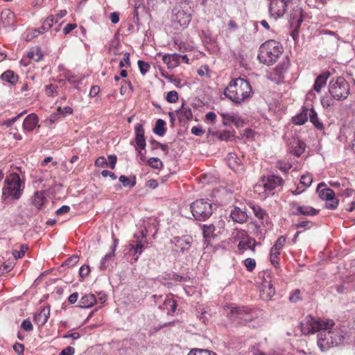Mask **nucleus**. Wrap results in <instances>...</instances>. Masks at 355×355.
<instances>
[{"label": "nucleus", "mask_w": 355, "mask_h": 355, "mask_svg": "<svg viewBox=\"0 0 355 355\" xmlns=\"http://www.w3.org/2000/svg\"><path fill=\"white\" fill-rule=\"evenodd\" d=\"M130 65V58L128 53H125L123 60L120 62L119 66L121 67H129Z\"/></svg>", "instance_id": "57"}, {"label": "nucleus", "mask_w": 355, "mask_h": 355, "mask_svg": "<svg viewBox=\"0 0 355 355\" xmlns=\"http://www.w3.org/2000/svg\"><path fill=\"white\" fill-rule=\"evenodd\" d=\"M119 181L123 184V187H130L132 188L136 184L135 178L133 181L131 182L130 180L125 175H121L119 177Z\"/></svg>", "instance_id": "42"}, {"label": "nucleus", "mask_w": 355, "mask_h": 355, "mask_svg": "<svg viewBox=\"0 0 355 355\" xmlns=\"http://www.w3.org/2000/svg\"><path fill=\"white\" fill-rule=\"evenodd\" d=\"M284 183L283 179L277 175H268L266 180H262L261 184L255 186L256 191H259L261 189H264L265 192L272 191L279 186H282Z\"/></svg>", "instance_id": "10"}, {"label": "nucleus", "mask_w": 355, "mask_h": 355, "mask_svg": "<svg viewBox=\"0 0 355 355\" xmlns=\"http://www.w3.org/2000/svg\"><path fill=\"white\" fill-rule=\"evenodd\" d=\"M44 203V191H35L32 198V204L37 208L41 209Z\"/></svg>", "instance_id": "23"}, {"label": "nucleus", "mask_w": 355, "mask_h": 355, "mask_svg": "<svg viewBox=\"0 0 355 355\" xmlns=\"http://www.w3.org/2000/svg\"><path fill=\"white\" fill-rule=\"evenodd\" d=\"M330 76L329 71H325L320 74L315 79L313 89L315 92H320L321 89L326 85V82Z\"/></svg>", "instance_id": "19"}, {"label": "nucleus", "mask_w": 355, "mask_h": 355, "mask_svg": "<svg viewBox=\"0 0 355 355\" xmlns=\"http://www.w3.org/2000/svg\"><path fill=\"white\" fill-rule=\"evenodd\" d=\"M79 261V257L77 255H73L69 257L63 263V266L67 267H72L75 266Z\"/></svg>", "instance_id": "43"}, {"label": "nucleus", "mask_w": 355, "mask_h": 355, "mask_svg": "<svg viewBox=\"0 0 355 355\" xmlns=\"http://www.w3.org/2000/svg\"><path fill=\"white\" fill-rule=\"evenodd\" d=\"M253 212L254 215L259 219H263L264 216L266 215L265 211L262 209L259 206H253L252 207Z\"/></svg>", "instance_id": "50"}, {"label": "nucleus", "mask_w": 355, "mask_h": 355, "mask_svg": "<svg viewBox=\"0 0 355 355\" xmlns=\"http://www.w3.org/2000/svg\"><path fill=\"white\" fill-rule=\"evenodd\" d=\"M275 294V290L273 285L268 283L262 286L260 296L263 300H270Z\"/></svg>", "instance_id": "20"}, {"label": "nucleus", "mask_w": 355, "mask_h": 355, "mask_svg": "<svg viewBox=\"0 0 355 355\" xmlns=\"http://www.w3.org/2000/svg\"><path fill=\"white\" fill-rule=\"evenodd\" d=\"M148 164L155 169H159L162 166V161L157 157H151L148 161Z\"/></svg>", "instance_id": "41"}, {"label": "nucleus", "mask_w": 355, "mask_h": 355, "mask_svg": "<svg viewBox=\"0 0 355 355\" xmlns=\"http://www.w3.org/2000/svg\"><path fill=\"white\" fill-rule=\"evenodd\" d=\"M226 160L229 167L232 170L237 171L242 168L241 160L235 153H229L226 157Z\"/></svg>", "instance_id": "17"}, {"label": "nucleus", "mask_w": 355, "mask_h": 355, "mask_svg": "<svg viewBox=\"0 0 355 355\" xmlns=\"http://www.w3.org/2000/svg\"><path fill=\"white\" fill-rule=\"evenodd\" d=\"M162 60L168 69H173L180 63V55L177 53L166 54L163 55Z\"/></svg>", "instance_id": "16"}, {"label": "nucleus", "mask_w": 355, "mask_h": 355, "mask_svg": "<svg viewBox=\"0 0 355 355\" xmlns=\"http://www.w3.org/2000/svg\"><path fill=\"white\" fill-rule=\"evenodd\" d=\"M335 323L332 320L322 321L316 320L311 315H307L301 322V331L303 334L309 335L319 331L318 346L322 352L330 347L337 346L343 339L340 329L334 328Z\"/></svg>", "instance_id": "1"}, {"label": "nucleus", "mask_w": 355, "mask_h": 355, "mask_svg": "<svg viewBox=\"0 0 355 355\" xmlns=\"http://www.w3.org/2000/svg\"><path fill=\"white\" fill-rule=\"evenodd\" d=\"M128 88H130V89H132L131 83L130 82L128 83L126 81H124L123 84L121 85V87L120 88V93H121V95L125 94L127 92Z\"/></svg>", "instance_id": "62"}, {"label": "nucleus", "mask_w": 355, "mask_h": 355, "mask_svg": "<svg viewBox=\"0 0 355 355\" xmlns=\"http://www.w3.org/2000/svg\"><path fill=\"white\" fill-rule=\"evenodd\" d=\"M136 238L135 241H132L131 243H130V251L134 250L135 254H141L142 253V250L144 248V243L142 240L146 237V234L141 231L140 232V236L135 235Z\"/></svg>", "instance_id": "15"}, {"label": "nucleus", "mask_w": 355, "mask_h": 355, "mask_svg": "<svg viewBox=\"0 0 355 355\" xmlns=\"http://www.w3.org/2000/svg\"><path fill=\"white\" fill-rule=\"evenodd\" d=\"M135 142L137 147L143 150L146 147V140L144 137V130L143 128V125L141 123H137L135 125Z\"/></svg>", "instance_id": "14"}, {"label": "nucleus", "mask_w": 355, "mask_h": 355, "mask_svg": "<svg viewBox=\"0 0 355 355\" xmlns=\"http://www.w3.org/2000/svg\"><path fill=\"white\" fill-rule=\"evenodd\" d=\"M166 99L168 103H176L177 101L178 100V92L176 91H170L169 92L167 93Z\"/></svg>", "instance_id": "45"}, {"label": "nucleus", "mask_w": 355, "mask_h": 355, "mask_svg": "<svg viewBox=\"0 0 355 355\" xmlns=\"http://www.w3.org/2000/svg\"><path fill=\"white\" fill-rule=\"evenodd\" d=\"M215 231V227L213 225H204L202 227L203 236L205 239V242H208V239L213 236Z\"/></svg>", "instance_id": "33"}, {"label": "nucleus", "mask_w": 355, "mask_h": 355, "mask_svg": "<svg viewBox=\"0 0 355 355\" xmlns=\"http://www.w3.org/2000/svg\"><path fill=\"white\" fill-rule=\"evenodd\" d=\"M24 185L17 173H12L8 176L4 182L2 189L3 196L6 198H10L12 200H18L23 192Z\"/></svg>", "instance_id": "5"}, {"label": "nucleus", "mask_w": 355, "mask_h": 355, "mask_svg": "<svg viewBox=\"0 0 355 355\" xmlns=\"http://www.w3.org/2000/svg\"><path fill=\"white\" fill-rule=\"evenodd\" d=\"M13 349L18 355H23L24 346L21 343H16L13 345Z\"/></svg>", "instance_id": "55"}, {"label": "nucleus", "mask_w": 355, "mask_h": 355, "mask_svg": "<svg viewBox=\"0 0 355 355\" xmlns=\"http://www.w3.org/2000/svg\"><path fill=\"white\" fill-rule=\"evenodd\" d=\"M252 94L250 83L241 78L232 79L223 92L225 96L236 105L246 102L252 97Z\"/></svg>", "instance_id": "2"}, {"label": "nucleus", "mask_w": 355, "mask_h": 355, "mask_svg": "<svg viewBox=\"0 0 355 355\" xmlns=\"http://www.w3.org/2000/svg\"><path fill=\"white\" fill-rule=\"evenodd\" d=\"M95 166L97 167H107V159L103 156L99 157L95 161Z\"/></svg>", "instance_id": "52"}, {"label": "nucleus", "mask_w": 355, "mask_h": 355, "mask_svg": "<svg viewBox=\"0 0 355 355\" xmlns=\"http://www.w3.org/2000/svg\"><path fill=\"white\" fill-rule=\"evenodd\" d=\"M192 241L193 239L191 236L189 235H184L181 237H174L173 239H171V243L174 244L177 249L180 250V252L184 253L190 249Z\"/></svg>", "instance_id": "12"}, {"label": "nucleus", "mask_w": 355, "mask_h": 355, "mask_svg": "<svg viewBox=\"0 0 355 355\" xmlns=\"http://www.w3.org/2000/svg\"><path fill=\"white\" fill-rule=\"evenodd\" d=\"M55 93H57V86H46V94L53 96Z\"/></svg>", "instance_id": "64"}, {"label": "nucleus", "mask_w": 355, "mask_h": 355, "mask_svg": "<svg viewBox=\"0 0 355 355\" xmlns=\"http://www.w3.org/2000/svg\"><path fill=\"white\" fill-rule=\"evenodd\" d=\"M163 309H169L174 313L177 308L176 302L170 296H167L163 304Z\"/></svg>", "instance_id": "32"}, {"label": "nucleus", "mask_w": 355, "mask_h": 355, "mask_svg": "<svg viewBox=\"0 0 355 355\" xmlns=\"http://www.w3.org/2000/svg\"><path fill=\"white\" fill-rule=\"evenodd\" d=\"M306 145L303 141H297L292 146V153L297 157L300 156L305 150Z\"/></svg>", "instance_id": "30"}, {"label": "nucleus", "mask_w": 355, "mask_h": 355, "mask_svg": "<svg viewBox=\"0 0 355 355\" xmlns=\"http://www.w3.org/2000/svg\"><path fill=\"white\" fill-rule=\"evenodd\" d=\"M334 100L335 99H334L332 96L331 98L328 96L322 97L321 98V103L322 107L324 108H328L331 106H333L334 104Z\"/></svg>", "instance_id": "47"}, {"label": "nucleus", "mask_w": 355, "mask_h": 355, "mask_svg": "<svg viewBox=\"0 0 355 355\" xmlns=\"http://www.w3.org/2000/svg\"><path fill=\"white\" fill-rule=\"evenodd\" d=\"M313 182V178L310 173H306L303 175H302L300 178V184H302L304 186V188L306 189L307 187H309Z\"/></svg>", "instance_id": "38"}, {"label": "nucleus", "mask_w": 355, "mask_h": 355, "mask_svg": "<svg viewBox=\"0 0 355 355\" xmlns=\"http://www.w3.org/2000/svg\"><path fill=\"white\" fill-rule=\"evenodd\" d=\"M293 207L295 211L293 214L295 216L303 215V216H315L318 214V210L311 206L299 205L296 202L293 203Z\"/></svg>", "instance_id": "13"}, {"label": "nucleus", "mask_w": 355, "mask_h": 355, "mask_svg": "<svg viewBox=\"0 0 355 355\" xmlns=\"http://www.w3.org/2000/svg\"><path fill=\"white\" fill-rule=\"evenodd\" d=\"M187 355H216V354L208 349L196 348L191 349Z\"/></svg>", "instance_id": "39"}, {"label": "nucleus", "mask_w": 355, "mask_h": 355, "mask_svg": "<svg viewBox=\"0 0 355 355\" xmlns=\"http://www.w3.org/2000/svg\"><path fill=\"white\" fill-rule=\"evenodd\" d=\"M96 303V297L93 294H87L83 296L78 302L80 308H89Z\"/></svg>", "instance_id": "22"}, {"label": "nucleus", "mask_w": 355, "mask_h": 355, "mask_svg": "<svg viewBox=\"0 0 355 355\" xmlns=\"http://www.w3.org/2000/svg\"><path fill=\"white\" fill-rule=\"evenodd\" d=\"M278 166L282 171L287 173L291 168V164L288 163H283L282 162H279Z\"/></svg>", "instance_id": "60"}, {"label": "nucleus", "mask_w": 355, "mask_h": 355, "mask_svg": "<svg viewBox=\"0 0 355 355\" xmlns=\"http://www.w3.org/2000/svg\"><path fill=\"white\" fill-rule=\"evenodd\" d=\"M270 15L275 19L283 17L286 10L288 0H270Z\"/></svg>", "instance_id": "11"}, {"label": "nucleus", "mask_w": 355, "mask_h": 355, "mask_svg": "<svg viewBox=\"0 0 355 355\" xmlns=\"http://www.w3.org/2000/svg\"><path fill=\"white\" fill-rule=\"evenodd\" d=\"M44 307H41L39 313H35L34 315V322L38 326H43L44 324Z\"/></svg>", "instance_id": "37"}, {"label": "nucleus", "mask_w": 355, "mask_h": 355, "mask_svg": "<svg viewBox=\"0 0 355 355\" xmlns=\"http://www.w3.org/2000/svg\"><path fill=\"white\" fill-rule=\"evenodd\" d=\"M38 122V117L35 114L27 116L24 120L23 128L28 130H33Z\"/></svg>", "instance_id": "21"}, {"label": "nucleus", "mask_w": 355, "mask_h": 355, "mask_svg": "<svg viewBox=\"0 0 355 355\" xmlns=\"http://www.w3.org/2000/svg\"><path fill=\"white\" fill-rule=\"evenodd\" d=\"M1 78L4 81L10 83L11 85H15L18 80V76L16 75L12 71L8 70L1 74Z\"/></svg>", "instance_id": "29"}, {"label": "nucleus", "mask_w": 355, "mask_h": 355, "mask_svg": "<svg viewBox=\"0 0 355 355\" xmlns=\"http://www.w3.org/2000/svg\"><path fill=\"white\" fill-rule=\"evenodd\" d=\"M137 64L141 74L144 75L148 71L150 64L148 62L142 60H138Z\"/></svg>", "instance_id": "46"}, {"label": "nucleus", "mask_w": 355, "mask_h": 355, "mask_svg": "<svg viewBox=\"0 0 355 355\" xmlns=\"http://www.w3.org/2000/svg\"><path fill=\"white\" fill-rule=\"evenodd\" d=\"M28 247L27 245H20V250H13L12 251V254L14 256L15 258L16 259H19V258H21L24 256L26 252L28 250Z\"/></svg>", "instance_id": "40"}, {"label": "nucleus", "mask_w": 355, "mask_h": 355, "mask_svg": "<svg viewBox=\"0 0 355 355\" xmlns=\"http://www.w3.org/2000/svg\"><path fill=\"white\" fill-rule=\"evenodd\" d=\"M286 243V238L283 236H279L273 246L271 248L272 252H279L280 253L282 249L283 248L284 244Z\"/></svg>", "instance_id": "35"}, {"label": "nucleus", "mask_w": 355, "mask_h": 355, "mask_svg": "<svg viewBox=\"0 0 355 355\" xmlns=\"http://www.w3.org/2000/svg\"><path fill=\"white\" fill-rule=\"evenodd\" d=\"M107 158H108V160H107V167H110V168L114 169L115 168L116 160H117L116 156L114 155H109Z\"/></svg>", "instance_id": "51"}, {"label": "nucleus", "mask_w": 355, "mask_h": 355, "mask_svg": "<svg viewBox=\"0 0 355 355\" xmlns=\"http://www.w3.org/2000/svg\"><path fill=\"white\" fill-rule=\"evenodd\" d=\"M282 52L281 44L276 40H268L259 47L258 58L261 62L267 65L273 64Z\"/></svg>", "instance_id": "4"}, {"label": "nucleus", "mask_w": 355, "mask_h": 355, "mask_svg": "<svg viewBox=\"0 0 355 355\" xmlns=\"http://www.w3.org/2000/svg\"><path fill=\"white\" fill-rule=\"evenodd\" d=\"M21 327L26 331H31L33 330V324L28 319L23 320Z\"/></svg>", "instance_id": "53"}, {"label": "nucleus", "mask_w": 355, "mask_h": 355, "mask_svg": "<svg viewBox=\"0 0 355 355\" xmlns=\"http://www.w3.org/2000/svg\"><path fill=\"white\" fill-rule=\"evenodd\" d=\"M75 353V349L72 347L68 346L63 349L59 355H73Z\"/></svg>", "instance_id": "59"}, {"label": "nucleus", "mask_w": 355, "mask_h": 355, "mask_svg": "<svg viewBox=\"0 0 355 355\" xmlns=\"http://www.w3.org/2000/svg\"><path fill=\"white\" fill-rule=\"evenodd\" d=\"M76 27L77 25L76 24H67L63 28V33L67 35Z\"/></svg>", "instance_id": "63"}, {"label": "nucleus", "mask_w": 355, "mask_h": 355, "mask_svg": "<svg viewBox=\"0 0 355 355\" xmlns=\"http://www.w3.org/2000/svg\"><path fill=\"white\" fill-rule=\"evenodd\" d=\"M301 299V292L299 289H296L292 292L289 297V300L293 303H295Z\"/></svg>", "instance_id": "49"}, {"label": "nucleus", "mask_w": 355, "mask_h": 355, "mask_svg": "<svg viewBox=\"0 0 355 355\" xmlns=\"http://www.w3.org/2000/svg\"><path fill=\"white\" fill-rule=\"evenodd\" d=\"M230 216L234 222L243 223L247 221L248 215L245 211L238 207H234L231 210Z\"/></svg>", "instance_id": "18"}, {"label": "nucleus", "mask_w": 355, "mask_h": 355, "mask_svg": "<svg viewBox=\"0 0 355 355\" xmlns=\"http://www.w3.org/2000/svg\"><path fill=\"white\" fill-rule=\"evenodd\" d=\"M225 310L228 319L238 324L246 325L258 317L253 309L246 306H230Z\"/></svg>", "instance_id": "3"}, {"label": "nucleus", "mask_w": 355, "mask_h": 355, "mask_svg": "<svg viewBox=\"0 0 355 355\" xmlns=\"http://www.w3.org/2000/svg\"><path fill=\"white\" fill-rule=\"evenodd\" d=\"M28 58L34 60L35 62H39L43 57V53L41 49L38 46L32 47L27 53Z\"/></svg>", "instance_id": "26"}, {"label": "nucleus", "mask_w": 355, "mask_h": 355, "mask_svg": "<svg viewBox=\"0 0 355 355\" xmlns=\"http://www.w3.org/2000/svg\"><path fill=\"white\" fill-rule=\"evenodd\" d=\"M177 114L180 121L190 120L193 117L191 110L189 107H184V103H182L181 109L177 110Z\"/></svg>", "instance_id": "25"}, {"label": "nucleus", "mask_w": 355, "mask_h": 355, "mask_svg": "<svg viewBox=\"0 0 355 355\" xmlns=\"http://www.w3.org/2000/svg\"><path fill=\"white\" fill-rule=\"evenodd\" d=\"M256 243L254 240L248 239L246 241H241L238 245V248L239 250H247L250 249L252 251L254 250V245Z\"/></svg>", "instance_id": "36"}, {"label": "nucleus", "mask_w": 355, "mask_h": 355, "mask_svg": "<svg viewBox=\"0 0 355 355\" xmlns=\"http://www.w3.org/2000/svg\"><path fill=\"white\" fill-rule=\"evenodd\" d=\"M115 248L116 246L114 245L112 247V252L105 254L104 257L101 259L100 264L101 270H103L107 269L108 266L111 264V263L113 261Z\"/></svg>", "instance_id": "24"}, {"label": "nucleus", "mask_w": 355, "mask_h": 355, "mask_svg": "<svg viewBox=\"0 0 355 355\" xmlns=\"http://www.w3.org/2000/svg\"><path fill=\"white\" fill-rule=\"evenodd\" d=\"M191 132L193 135L196 136H201L204 134L205 131L200 126H193Z\"/></svg>", "instance_id": "61"}, {"label": "nucleus", "mask_w": 355, "mask_h": 355, "mask_svg": "<svg viewBox=\"0 0 355 355\" xmlns=\"http://www.w3.org/2000/svg\"><path fill=\"white\" fill-rule=\"evenodd\" d=\"M191 8L185 3L175 6L172 10L171 19L173 22L178 23L180 26L185 28L191 21Z\"/></svg>", "instance_id": "8"}, {"label": "nucleus", "mask_w": 355, "mask_h": 355, "mask_svg": "<svg viewBox=\"0 0 355 355\" xmlns=\"http://www.w3.org/2000/svg\"><path fill=\"white\" fill-rule=\"evenodd\" d=\"M311 222L309 220H303L295 225L297 229L304 228L309 229L311 227Z\"/></svg>", "instance_id": "54"}, {"label": "nucleus", "mask_w": 355, "mask_h": 355, "mask_svg": "<svg viewBox=\"0 0 355 355\" xmlns=\"http://www.w3.org/2000/svg\"><path fill=\"white\" fill-rule=\"evenodd\" d=\"M193 217L198 220H205L213 213L212 204L204 199L197 200L191 205Z\"/></svg>", "instance_id": "7"}, {"label": "nucleus", "mask_w": 355, "mask_h": 355, "mask_svg": "<svg viewBox=\"0 0 355 355\" xmlns=\"http://www.w3.org/2000/svg\"><path fill=\"white\" fill-rule=\"evenodd\" d=\"M280 253L279 252H272L270 250V262L275 267L279 268V255Z\"/></svg>", "instance_id": "44"}, {"label": "nucleus", "mask_w": 355, "mask_h": 355, "mask_svg": "<svg viewBox=\"0 0 355 355\" xmlns=\"http://www.w3.org/2000/svg\"><path fill=\"white\" fill-rule=\"evenodd\" d=\"M90 272V268L89 266H83L80 267L79 270L80 276L82 277H87Z\"/></svg>", "instance_id": "56"}, {"label": "nucleus", "mask_w": 355, "mask_h": 355, "mask_svg": "<svg viewBox=\"0 0 355 355\" xmlns=\"http://www.w3.org/2000/svg\"><path fill=\"white\" fill-rule=\"evenodd\" d=\"M67 14L66 10H60L56 17L53 15H51L46 18V24L47 23L50 27L52 26V24L53 21H55V23L58 22V19H60L61 18L64 17Z\"/></svg>", "instance_id": "34"}, {"label": "nucleus", "mask_w": 355, "mask_h": 355, "mask_svg": "<svg viewBox=\"0 0 355 355\" xmlns=\"http://www.w3.org/2000/svg\"><path fill=\"white\" fill-rule=\"evenodd\" d=\"M166 122L162 119H158L156 121V124L155 128H153V132L155 134L159 136H163L166 132L165 128Z\"/></svg>", "instance_id": "31"}, {"label": "nucleus", "mask_w": 355, "mask_h": 355, "mask_svg": "<svg viewBox=\"0 0 355 355\" xmlns=\"http://www.w3.org/2000/svg\"><path fill=\"white\" fill-rule=\"evenodd\" d=\"M309 118L313 125L318 129L322 130L323 128L322 123L319 120L318 114L313 108L309 109Z\"/></svg>", "instance_id": "28"}, {"label": "nucleus", "mask_w": 355, "mask_h": 355, "mask_svg": "<svg viewBox=\"0 0 355 355\" xmlns=\"http://www.w3.org/2000/svg\"><path fill=\"white\" fill-rule=\"evenodd\" d=\"M252 355H278L277 354H275V353H268V354H265L262 352H261L257 347H252L250 349V352Z\"/></svg>", "instance_id": "58"}, {"label": "nucleus", "mask_w": 355, "mask_h": 355, "mask_svg": "<svg viewBox=\"0 0 355 355\" xmlns=\"http://www.w3.org/2000/svg\"><path fill=\"white\" fill-rule=\"evenodd\" d=\"M349 83L341 76L332 78L329 83V92L334 99L343 101L349 94Z\"/></svg>", "instance_id": "6"}, {"label": "nucleus", "mask_w": 355, "mask_h": 355, "mask_svg": "<svg viewBox=\"0 0 355 355\" xmlns=\"http://www.w3.org/2000/svg\"><path fill=\"white\" fill-rule=\"evenodd\" d=\"M244 265L246 267L247 270L251 272L254 269L256 266V261L254 259L247 258L244 261Z\"/></svg>", "instance_id": "48"}, {"label": "nucleus", "mask_w": 355, "mask_h": 355, "mask_svg": "<svg viewBox=\"0 0 355 355\" xmlns=\"http://www.w3.org/2000/svg\"><path fill=\"white\" fill-rule=\"evenodd\" d=\"M317 192L320 199L326 201L325 207L329 209L334 210L338 207L339 201L335 197V192L327 187L324 182L318 185Z\"/></svg>", "instance_id": "9"}, {"label": "nucleus", "mask_w": 355, "mask_h": 355, "mask_svg": "<svg viewBox=\"0 0 355 355\" xmlns=\"http://www.w3.org/2000/svg\"><path fill=\"white\" fill-rule=\"evenodd\" d=\"M309 111L308 108H303L302 112L293 118V123L296 125H302L309 119Z\"/></svg>", "instance_id": "27"}]
</instances>
